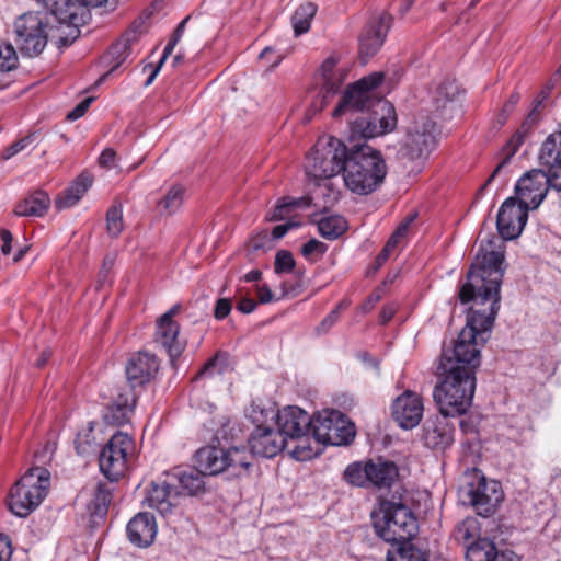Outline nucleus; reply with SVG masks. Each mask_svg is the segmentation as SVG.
Returning <instances> with one entry per match:
<instances>
[{"label":"nucleus","instance_id":"f257e3e1","mask_svg":"<svg viewBox=\"0 0 561 561\" xmlns=\"http://www.w3.org/2000/svg\"><path fill=\"white\" fill-rule=\"evenodd\" d=\"M480 245L474 262L467 273V280L459 290L462 304L473 302L467 324L458 334L453 347L443 348L437 375L443 379L433 390L439 413L460 416L469 410L476 391V370L480 366V347L490 333L500 309V291L504 276V254Z\"/></svg>","mask_w":561,"mask_h":561},{"label":"nucleus","instance_id":"f03ea898","mask_svg":"<svg viewBox=\"0 0 561 561\" xmlns=\"http://www.w3.org/2000/svg\"><path fill=\"white\" fill-rule=\"evenodd\" d=\"M382 80L381 72L358 80L348 87L334 110V117L347 116L350 140L370 139L394 129L397 115L393 105L375 91Z\"/></svg>","mask_w":561,"mask_h":561},{"label":"nucleus","instance_id":"7ed1b4c3","mask_svg":"<svg viewBox=\"0 0 561 561\" xmlns=\"http://www.w3.org/2000/svg\"><path fill=\"white\" fill-rule=\"evenodd\" d=\"M67 22L57 20L47 10L46 14L41 12H27L14 21L15 44L20 51L28 57L38 56L45 49L48 39L56 43L58 47L69 46L73 42H66Z\"/></svg>","mask_w":561,"mask_h":561},{"label":"nucleus","instance_id":"20e7f679","mask_svg":"<svg viewBox=\"0 0 561 561\" xmlns=\"http://www.w3.org/2000/svg\"><path fill=\"white\" fill-rule=\"evenodd\" d=\"M342 174L350 191L368 195L383 183L387 165L380 151L368 145H355L347 152Z\"/></svg>","mask_w":561,"mask_h":561},{"label":"nucleus","instance_id":"39448f33","mask_svg":"<svg viewBox=\"0 0 561 561\" xmlns=\"http://www.w3.org/2000/svg\"><path fill=\"white\" fill-rule=\"evenodd\" d=\"M373 526L378 537L387 542L403 545L417 535L419 524L413 512L396 501H381L371 513Z\"/></svg>","mask_w":561,"mask_h":561},{"label":"nucleus","instance_id":"423d86ee","mask_svg":"<svg viewBox=\"0 0 561 561\" xmlns=\"http://www.w3.org/2000/svg\"><path fill=\"white\" fill-rule=\"evenodd\" d=\"M346 146L332 136L320 137L306 157L305 172L313 181L327 180L343 171Z\"/></svg>","mask_w":561,"mask_h":561},{"label":"nucleus","instance_id":"0eeeda50","mask_svg":"<svg viewBox=\"0 0 561 561\" xmlns=\"http://www.w3.org/2000/svg\"><path fill=\"white\" fill-rule=\"evenodd\" d=\"M49 479L50 473L45 468L28 469L10 491L8 500L10 511L19 517L30 515L45 499Z\"/></svg>","mask_w":561,"mask_h":561},{"label":"nucleus","instance_id":"6e6552de","mask_svg":"<svg viewBox=\"0 0 561 561\" xmlns=\"http://www.w3.org/2000/svg\"><path fill=\"white\" fill-rule=\"evenodd\" d=\"M248 416L254 424V430L249 436L248 443L252 455L273 458L286 446L283 434L274 428L275 413L272 409H263L259 404H251Z\"/></svg>","mask_w":561,"mask_h":561},{"label":"nucleus","instance_id":"1a4fd4ad","mask_svg":"<svg viewBox=\"0 0 561 561\" xmlns=\"http://www.w3.org/2000/svg\"><path fill=\"white\" fill-rule=\"evenodd\" d=\"M274 421L285 439L288 437L299 442L291 451L294 458L305 461L318 454L310 445L313 419L307 412L298 407H286L275 414Z\"/></svg>","mask_w":561,"mask_h":561},{"label":"nucleus","instance_id":"9d476101","mask_svg":"<svg viewBox=\"0 0 561 561\" xmlns=\"http://www.w3.org/2000/svg\"><path fill=\"white\" fill-rule=\"evenodd\" d=\"M250 458L245 448L224 449L215 446L203 447L195 456L196 467L204 476H216L227 470L231 476L240 477L250 468Z\"/></svg>","mask_w":561,"mask_h":561},{"label":"nucleus","instance_id":"9b49d317","mask_svg":"<svg viewBox=\"0 0 561 561\" xmlns=\"http://www.w3.org/2000/svg\"><path fill=\"white\" fill-rule=\"evenodd\" d=\"M44 9L62 22H67L66 42H75L80 34L79 27L90 19L89 7H100L106 0H36Z\"/></svg>","mask_w":561,"mask_h":561},{"label":"nucleus","instance_id":"f8f14e48","mask_svg":"<svg viewBox=\"0 0 561 561\" xmlns=\"http://www.w3.org/2000/svg\"><path fill=\"white\" fill-rule=\"evenodd\" d=\"M134 453V439L128 434L115 433L100 451L99 466L101 472L110 481H117L125 474Z\"/></svg>","mask_w":561,"mask_h":561},{"label":"nucleus","instance_id":"ddd939ff","mask_svg":"<svg viewBox=\"0 0 561 561\" xmlns=\"http://www.w3.org/2000/svg\"><path fill=\"white\" fill-rule=\"evenodd\" d=\"M311 435L317 443L347 445L355 437V426L339 411H324L313 417Z\"/></svg>","mask_w":561,"mask_h":561},{"label":"nucleus","instance_id":"4468645a","mask_svg":"<svg viewBox=\"0 0 561 561\" xmlns=\"http://www.w3.org/2000/svg\"><path fill=\"white\" fill-rule=\"evenodd\" d=\"M466 502L473 506L479 515H491L503 500V493L495 481L488 482L479 472L470 474L461 489Z\"/></svg>","mask_w":561,"mask_h":561},{"label":"nucleus","instance_id":"2eb2a0df","mask_svg":"<svg viewBox=\"0 0 561 561\" xmlns=\"http://www.w3.org/2000/svg\"><path fill=\"white\" fill-rule=\"evenodd\" d=\"M436 144V123L422 116L409 128L401 153L411 161L423 160L431 154Z\"/></svg>","mask_w":561,"mask_h":561},{"label":"nucleus","instance_id":"dca6fc26","mask_svg":"<svg viewBox=\"0 0 561 561\" xmlns=\"http://www.w3.org/2000/svg\"><path fill=\"white\" fill-rule=\"evenodd\" d=\"M549 187H552V178L545 170L533 169L517 181L515 199L528 209H536L545 199Z\"/></svg>","mask_w":561,"mask_h":561},{"label":"nucleus","instance_id":"f3484780","mask_svg":"<svg viewBox=\"0 0 561 561\" xmlns=\"http://www.w3.org/2000/svg\"><path fill=\"white\" fill-rule=\"evenodd\" d=\"M181 305H173L167 312L157 319L154 341L162 346L170 358L174 360L185 348V340L180 337V325L174 317L180 312Z\"/></svg>","mask_w":561,"mask_h":561},{"label":"nucleus","instance_id":"a211bd4d","mask_svg":"<svg viewBox=\"0 0 561 561\" xmlns=\"http://www.w3.org/2000/svg\"><path fill=\"white\" fill-rule=\"evenodd\" d=\"M528 208L519 204L514 197H508L501 205L496 226L500 236L505 240H513L517 238L528 218Z\"/></svg>","mask_w":561,"mask_h":561},{"label":"nucleus","instance_id":"6ab92c4d","mask_svg":"<svg viewBox=\"0 0 561 561\" xmlns=\"http://www.w3.org/2000/svg\"><path fill=\"white\" fill-rule=\"evenodd\" d=\"M391 20L389 14L381 13L365 25L359 36V57L364 64L382 46L391 26Z\"/></svg>","mask_w":561,"mask_h":561},{"label":"nucleus","instance_id":"aec40b11","mask_svg":"<svg viewBox=\"0 0 561 561\" xmlns=\"http://www.w3.org/2000/svg\"><path fill=\"white\" fill-rule=\"evenodd\" d=\"M180 497L181 491L173 488L164 472L157 481L150 484L144 503L164 516L179 505Z\"/></svg>","mask_w":561,"mask_h":561},{"label":"nucleus","instance_id":"412c9836","mask_svg":"<svg viewBox=\"0 0 561 561\" xmlns=\"http://www.w3.org/2000/svg\"><path fill=\"white\" fill-rule=\"evenodd\" d=\"M392 417L404 430H412L419 425L423 417L422 398L410 390L396 398L391 407Z\"/></svg>","mask_w":561,"mask_h":561},{"label":"nucleus","instance_id":"4be33fe9","mask_svg":"<svg viewBox=\"0 0 561 561\" xmlns=\"http://www.w3.org/2000/svg\"><path fill=\"white\" fill-rule=\"evenodd\" d=\"M159 371V360L154 354L138 352L133 354L126 364V376L129 389L144 387L151 382Z\"/></svg>","mask_w":561,"mask_h":561},{"label":"nucleus","instance_id":"5701e85b","mask_svg":"<svg viewBox=\"0 0 561 561\" xmlns=\"http://www.w3.org/2000/svg\"><path fill=\"white\" fill-rule=\"evenodd\" d=\"M538 161L541 170L552 178V188L561 192V126L542 142Z\"/></svg>","mask_w":561,"mask_h":561},{"label":"nucleus","instance_id":"b1692460","mask_svg":"<svg viewBox=\"0 0 561 561\" xmlns=\"http://www.w3.org/2000/svg\"><path fill=\"white\" fill-rule=\"evenodd\" d=\"M449 417L451 415L440 413L425 421L423 440L428 448L444 450L453 444L455 427Z\"/></svg>","mask_w":561,"mask_h":561},{"label":"nucleus","instance_id":"393cba45","mask_svg":"<svg viewBox=\"0 0 561 561\" xmlns=\"http://www.w3.org/2000/svg\"><path fill=\"white\" fill-rule=\"evenodd\" d=\"M137 394L134 390L125 388L115 400L105 407L103 419L110 425H123L129 422L134 411Z\"/></svg>","mask_w":561,"mask_h":561},{"label":"nucleus","instance_id":"a878e982","mask_svg":"<svg viewBox=\"0 0 561 561\" xmlns=\"http://www.w3.org/2000/svg\"><path fill=\"white\" fill-rule=\"evenodd\" d=\"M127 536L138 547H149L157 536V523L153 515L138 513L127 524Z\"/></svg>","mask_w":561,"mask_h":561},{"label":"nucleus","instance_id":"bb28decb","mask_svg":"<svg viewBox=\"0 0 561 561\" xmlns=\"http://www.w3.org/2000/svg\"><path fill=\"white\" fill-rule=\"evenodd\" d=\"M168 480L173 488L181 491L182 495H197L204 491V474L196 468H174L172 471L165 472Z\"/></svg>","mask_w":561,"mask_h":561},{"label":"nucleus","instance_id":"cd10ccee","mask_svg":"<svg viewBox=\"0 0 561 561\" xmlns=\"http://www.w3.org/2000/svg\"><path fill=\"white\" fill-rule=\"evenodd\" d=\"M137 27L138 22L136 21L131 28L128 30L121 39H118L110 47L107 51V58L110 59L112 67L108 72L100 77L99 82H103L111 72L123 65V62L128 58L130 55V45L138 38Z\"/></svg>","mask_w":561,"mask_h":561},{"label":"nucleus","instance_id":"c85d7f7f","mask_svg":"<svg viewBox=\"0 0 561 561\" xmlns=\"http://www.w3.org/2000/svg\"><path fill=\"white\" fill-rule=\"evenodd\" d=\"M366 471L368 484L378 488H389L399 474L394 462L382 460L381 458L366 462Z\"/></svg>","mask_w":561,"mask_h":561},{"label":"nucleus","instance_id":"c756f323","mask_svg":"<svg viewBox=\"0 0 561 561\" xmlns=\"http://www.w3.org/2000/svg\"><path fill=\"white\" fill-rule=\"evenodd\" d=\"M323 87L321 89V103L318 110H321L330 101V99L337 93L342 83L343 76L341 70L336 69V61L334 58H328L320 68Z\"/></svg>","mask_w":561,"mask_h":561},{"label":"nucleus","instance_id":"7c9ffc66","mask_svg":"<svg viewBox=\"0 0 561 561\" xmlns=\"http://www.w3.org/2000/svg\"><path fill=\"white\" fill-rule=\"evenodd\" d=\"M91 185L92 176L88 173H81L62 194L57 196L55 199L56 208L61 210L72 207L80 201Z\"/></svg>","mask_w":561,"mask_h":561},{"label":"nucleus","instance_id":"2f4dec72","mask_svg":"<svg viewBox=\"0 0 561 561\" xmlns=\"http://www.w3.org/2000/svg\"><path fill=\"white\" fill-rule=\"evenodd\" d=\"M50 206V198L44 191H35L23 201L16 204L14 213L16 216L42 217Z\"/></svg>","mask_w":561,"mask_h":561},{"label":"nucleus","instance_id":"473e14b6","mask_svg":"<svg viewBox=\"0 0 561 561\" xmlns=\"http://www.w3.org/2000/svg\"><path fill=\"white\" fill-rule=\"evenodd\" d=\"M184 198L185 188L180 184L172 185L158 203L160 215L170 216L176 213L182 207Z\"/></svg>","mask_w":561,"mask_h":561},{"label":"nucleus","instance_id":"72a5a7b5","mask_svg":"<svg viewBox=\"0 0 561 561\" xmlns=\"http://www.w3.org/2000/svg\"><path fill=\"white\" fill-rule=\"evenodd\" d=\"M98 424L93 421L87 423L84 427H82L76 437L75 445L77 453L81 456H89L96 450L99 445L98 437L95 434V426Z\"/></svg>","mask_w":561,"mask_h":561},{"label":"nucleus","instance_id":"f704fd0d","mask_svg":"<svg viewBox=\"0 0 561 561\" xmlns=\"http://www.w3.org/2000/svg\"><path fill=\"white\" fill-rule=\"evenodd\" d=\"M317 13V5L307 2L301 4L291 16V24L296 36L307 33L310 28L311 21Z\"/></svg>","mask_w":561,"mask_h":561},{"label":"nucleus","instance_id":"c9c22d12","mask_svg":"<svg viewBox=\"0 0 561 561\" xmlns=\"http://www.w3.org/2000/svg\"><path fill=\"white\" fill-rule=\"evenodd\" d=\"M346 220L339 215L323 217L318 221L319 233L328 240L337 239L346 231Z\"/></svg>","mask_w":561,"mask_h":561},{"label":"nucleus","instance_id":"e433bc0d","mask_svg":"<svg viewBox=\"0 0 561 561\" xmlns=\"http://www.w3.org/2000/svg\"><path fill=\"white\" fill-rule=\"evenodd\" d=\"M188 20H190V15H187L185 19H183L179 23L176 28L174 30L172 36L170 37L168 44L165 45V47L163 49L162 56H161L158 65L152 70L151 75L148 77V79L146 81V85H149L152 83V81L157 77L158 72L160 71V68L162 67L164 61L168 59V57L172 54L174 47L178 45V43L180 42V39L182 38V36L185 32V26H186V23Z\"/></svg>","mask_w":561,"mask_h":561},{"label":"nucleus","instance_id":"4c0bfd02","mask_svg":"<svg viewBox=\"0 0 561 561\" xmlns=\"http://www.w3.org/2000/svg\"><path fill=\"white\" fill-rule=\"evenodd\" d=\"M524 141V136L522 133H516L511 137L504 147V151L506 152V157L499 163L492 174L489 176L484 185H482L479 190V194L485 190V187L500 174L501 170L508 164L511 158L517 152L518 148Z\"/></svg>","mask_w":561,"mask_h":561},{"label":"nucleus","instance_id":"58836bf2","mask_svg":"<svg viewBox=\"0 0 561 561\" xmlns=\"http://www.w3.org/2000/svg\"><path fill=\"white\" fill-rule=\"evenodd\" d=\"M387 561H427L426 553L412 542L397 547V552H388Z\"/></svg>","mask_w":561,"mask_h":561},{"label":"nucleus","instance_id":"ea45409f","mask_svg":"<svg viewBox=\"0 0 561 561\" xmlns=\"http://www.w3.org/2000/svg\"><path fill=\"white\" fill-rule=\"evenodd\" d=\"M496 548L493 542L483 539L470 545L467 550V561H492Z\"/></svg>","mask_w":561,"mask_h":561},{"label":"nucleus","instance_id":"a19ab883","mask_svg":"<svg viewBox=\"0 0 561 561\" xmlns=\"http://www.w3.org/2000/svg\"><path fill=\"white\" fill-rule=\"evenodd\" d=\"M124 229L123 207L119 204L111 206L106 214V230L112 238H116Z\"/></svg>","mask_w":561,"mask_h":561},{"label":"nucleus","instance_id":"79ce46f5","mask_svg":"<svg viewBox=\"0 0 561 561\" xmlns=\"http://www.w3.org/2000/svg\"><path fill=\"white\" fill-rule=\"evenodd\" d=\"M112 501L111 490L107 485L99 483L92 500L93 514L103 516L106 514Z\"/></svg>","mask_w":561,"mask_h":561},{"label":"nucleus","instance_id":"37998d69","mask_svg":"<svg viewBox=\"0 0 561 561\" xmlns=\"http://www.w3.org/2000/svg\"><path fill=\"white\" fill-rule=\"evenodd\" d=\"M19 65L15 48L8 42L0 41V71L9 72Z\"/></svg>","mask_w":561,"mask_h":561},{"label":"nucleus","instance_id":"c03bdc74","mask_svg":"<svg viewBox=\"0 0 561 561\" xmlns=\"http://www.w3.org/2000/svg\"><path fill=\"white\" fill-rule=\"evenodd\" d=\"M273 247V238L266 231H262L250 239L248 251L251 254L265 253L272 250Z\"/></svg>","mask_w":561,"mask_h":561},{"label":"nucleus","instance_id":"a18cd8bd","mask_svg":"<svg viewBox=\"0 0 561 561\" xmlns=\"http://www.w3.org/2000/svg\"><path fill=\"white\" fill-rule=\"evenodd\" d=\"M344 476L346 481L353 485L365 486L368 484L366 465L363 467L360 463H352L347 466Z\"/></svg>","mask_w":561,"mask_h":561},{"label":"nucleus","instance_id":"49530a36","mask_svg":"<svg viewBox=\"0 0 561 561\" xmlns=\"http://www.w3.org/2000/svg\"><path fill=\"white\" fill-rule=\"evenodd\" d=\"M295 264L294 256L289 251L280 250L276 253L274 268L277 274L290 273Z\"/></svg>","mask_w":561,"mask_h":561},{"label":"nucleus","instance_id":"de8ad7c7","mask_svg":"<svg viewBox=\"0 0 561 561\" xmlns=\"http://www.w3.org/2000/svg\"><path fill=\"white\" fill-rule=\"evenodd\" d=\"M328 247L323 242L311 239L302 245L301 254L308 260H318L325 253Z\"/></svg>","mask_w":561,"mask_h":561},{"label":"nucleus","instance_id":"09e8293b","mask_svg":"<svg viewBox=\"0 0 561 561\" xmlns=\"http://www.w3.org/2000/svg\"><path fill=\"white\" fill-rule=\"evenodd\" d=\"M413 220L414 216H409L398 226L386 243L388 248H391L392 250L397 248L400 241L407 236L409 227Z\"/></svg>","mask_w":561,"mask_h":561},{"label":"nucleus","instance_id":"8fccbe9b","mask_svg":"<svg viewBox=\"0 0 561 561\" xmlns=\"http://www.w3.org/2000/svg\"><path fill=\"white\" fill-rule=\"evenodd\" d=\"M34 141V135H27L18 141L13 142L9 146L5 151L2 153V158L8 160L21 151L25 150L32 142Z\"/></svg>","mask_w":561,"mask_h":561},{"label":"nucleus","instance_id":"3c124183","mask_svg":"<svg viewBox=\"0 0 561 561\" xmlns=\"http://www.w3.org/2000/svg\"><path fill=\"white\" fill-rule=\"evenodd\" d=\"M224 365H225V357L221 356L220 354H217L215 357L210 358L204 365V367L201 369L197 377L205 376V375L211 376L215 373L221 374L224 370Z\"/></svg>","mask_w":561,"mask_h":561},{"label":"nucleus","instance_id":"603ef678","mask_svg":"<svg viewBox=\"0 0 561 561\" xmlns=\"http://www.w3.org/2000/svg\"><path fill=\"white\" fill-rule=\"evenodd\" d=\"M289 214H290L289 209L287 208V205H286L284 198H282L280 201H278V203L274 207V209L267 213L266 219L268 221H278V220H283Z\"/></svg>","mask_w":561,"mask_h":561},{"label":"nucleus","instance_id":"864d4df0","mask_svg":"<svg viewBox=\"0 0 561 561\" xmlns=\"http://www.w3.org/2000/svg\"><path fill=\"white\" fill-rule=\"evenodd\" d=\"M93 98L92 96H89V98H85L84 100H82L73 110H71L66 118L67 121H70V122H73L80 117H82L85 112L88 111L89 106L91 105V103L93 102Z\"/></svg>","mask_w":561,"mask_h":561},{"label":"nucleus","instance_id":"5fc2aeb1","mask_svg":"<svg viewBox=\"0 0 561 561\" xmlns=\"http://www.w3.org/2000/svg\"><path fill=\"white\" fill-rule=\"evenodd\" d=\"M232 304L231 300L228 298H220L217 300L214 316L217 320L225 319L231 311Z\"/></svg>","mask_w":561,"mask_h":561},{"label":"nucleus","instance_id":"6e6d98bb","mask_svg":"<svg viewBox=\"0 0 561 561\" xmlns=\"http://www.w3.org/2000/svg\"><path fill=\"white\" fill-rule=\"evenodd\" d=\"M339 318V310H331V312L317 327V333H327L337 322Z\"/></svg>","mask_w":561,"mask_h":561},{"label":"nucleus","instance_id":"4d7b16f0","mask_svg":"<svg viewBox=\"0 0 561 561\" xmlns=\"http://www.w3.org/2000/svg\"><path fill=\"white\" fill-rule=\"evenodd\" d=\"M518 101H519V94L518 93L511 94L510 99L507 100V102L502 107V112L500 114L501 123H504L506 121V118L513 112V110L516 106V104L518 103Z\"/></svg>","mask_w":561,"mask_h":561},{"label":"nucleus","instance_id":"13d9d810","mask_svg":"<svg viewBox=\"0 0 561 561\" xmlns=\"http://www.w3.org/2000/svg\"><path fill=\"white\" fill-rule=\"evenodd\" d=\"M284 201L287 205V208L289 209V213L297 208H308L311 204L310 197H299V198L285 197Z\"/></svg>","mask_w":561,"mask_h":561},{"label":"nucleus","instance_id":"bf43d9fd","mask_svg":"<svg viewBox=\"0 0 561 561\" xmlns=\"http://www.w3.org/2000/svg\"><path fill=\"white\" fill-rule=\"evenodd\" d=\"M116 152L113 149H104L99 157V162L102 167L112 169L115 167Z\"/></svg>","mask_w":561,"mask_h":561},{"label":"nucleus","instance_id":"052dcab7","mask_svg":"<svg viewBox=\"0 0 561 561\" xmlns=\"http://www.w3.org/2000/svg\"><path fill=\"white\" fill-rule=\"evenodd\" d=\"M298 226H299L298 222H293V221L277 225L273 228L271 238H273V241L278 240V239L283 238L290 229L296 228Z\"/></svg>","mask_w":561,"mask_h":561},{"label":"nucleus","instance_id":"680f3d73","mask_svg":"<svg viewBox=\"0 0 561 561\" xmlns=\"http://www.w3.org/2000/svg\"><path fill=\"white\" fill-rule=\"evenodd\" d=\"M474 522L468 520L461 523L457 527V537L458 539H462L465 541H468L473 538V535L471 534V529L473 528Z\"/></svg>","mask_w":561,"mask_h":561},{"label":"nucleus","instance_id":"e2e57ef3","mask_svg":"<svg viewBox=\"0 0 561 561\" xmlns=\"http://www.w3.org/2000/svg\"><path fill=\"white\" fill-rule=\"evenodd\" d=\"M541 102H542L541 100H536L533 110L530 111V113L528 114V116L526 117V119L523 123L524 128H527V129L531 128L538 122L539 107L541 105Z\"/></svg>","mask_w":561,"mask_h":561},{"label":"nucleus","instance_id":"0e129e2a","mask_svg":"<svg viewBox=\"0 0 561 561\" xmlns=\"http://www.w3.org/2000/svg\"><path fill=\"white\" fill-rule=\"evenodd\" d=\"M256 306L257 304L252 298L243 297L239 300L237 310L241 313L249 314L255 310Z\"/></svg>","mask_w":561,"mask_h":561},{"label":"nucleus","instance_id":"69168bd1","mask_svg":"<svg viewBox=\"0 0 561 561\" xmlns=\"http://www.w3.org/2000/svg\"><path fill=\"white\" fill-rule=\"evenodd\" d=\"M398 310V305L396 302H390L383 306L380 312V321L382 324L388 323L394 316Z\"/></svg>","mask_w":561,"mask_h":561},{"label":"nucleus","instance_id":"338daca9","mask_svg":"<svg viewBox=\"0 0 561 561\" xmlns=\"http://www.w3.org/2000/svg\"><path fill=\"white\" fill-rule=\"evenodd\" d=\"M0 236H1V240H2L1 252L4 255H8L11 253V249H12V241H13L12 233L7 229H2L0 232Z\"/></svg>","mask_w":561,"mask_h":561},{"label":"nucleus","instance_id":"774afa93","mask_svg":"<svg viewBox=\"0 0 561 561\" xmlns=\"http://www.w3.org/2000/svg\"><path fill=\"white\" fill-rule=\"evenodd\" d=\"M492 561H520V559L515 552L511 550L501 552H497L496 550Z\"/></svg>","mask_w":561,"mask_h":561}]
</instances>
